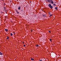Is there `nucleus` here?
<instances>
[{
  "instance_id": "obj_1",
  "label": "nucleus",
  "mask_w": 61,
  "mask_h": 61,
  "mask_svg": "<svg viewBox=\"0 0 61 61\" xmlns=\"http://www.w3.org/2000/svg\"><path fill=\"white\" fill-rule=\"evenodd\" d=\"M47 1L49 3H51V4H54V2L53 0H47Z\"/></svg>"
},
{
  "instance_id": "obj_2",
  "label": "nucleus",
  "mask_w": 61,
  "mask_h": 61,
  "mask_svg": "<svg viewBox=\"0 0 61 61\" xmlns=\"http://www.w3.org/2000/svg\"><path fill=\"white\" fill-rule=\"evenodd\" d=\"M48 5L49 6V7L50 8H51V9H52V8H53V6H52L51 5V4H49Z\"/></svg>"
},
{
  "instance_id": "obj_3",
  "label": "nucleus",
  "mask_w": 61,
  "mask_h": 61,
  "mask_svg": "<svg viewBox=\"0 0 61 61\" xmlns=\"http://www.w3.org/2000/svg\"><path fill=\"white\" fill-rule=\"evenodd\" d=\"M42 15H43V17H46V14H45V15H44V14H43Z\"/></svg>"
},
{
  "instance_id": "obj_4",
  "label": "nucleus",
  "mask_w": 61,
  "mask_h": 61,
  "mask_svg": "<svg viewBox=\"0 0 61 61\" xmlns=\"http://www.w3.org/2000/svg\"><path fill=\"white\" fill-rule=\"evenodd\" d=\"M20 8H21V7H20V6H19L18 7V10H20Z\"/></svg>"
},
{
  "instance_id": "obj_5",
  "label": "nucleus",
  "mask_w": 61,
  "mask_h": 61,
  "mask_svg": "<svg viewBox=\"0 0 61 61\" xmlns=\"http://www.w3.org/2000/svg\"><path fill=\"white\" fill-rule=\"evenodd\" d=\"M0 55H3V53L0 52Z\"/></svg>"
},
{
  "instance_id": "obj_6",
  "label": "nucleus",
  "mask_w": 61,
  "mask_h": 61,
  "mask_svg": "<svg viewBox=\"0 0 61 61\" xmlns=\"http://www.w3.org/2000/svg\"><path fill=\"white\" fill-rule=\"evenodd\" d=\"M5 30V31H6V32H7V31H8V30L6 29Z\"/></svg>"
},
{
  "instance_id": "obj_7",
  "label": "nucleus",
  "mask_w": 61,
  "mask_h": 61,
  "mask_svg": "<svg viewBox=\"0 0 61 61\" xmlns=\"http://www.w3.org/2000/svg\"><path fill=\"white\" fill-rule=\"evenodd\" d=\"M36 47H38V46H39V45H36Z\"/></svg>"
},
{
  "instance_id": "obj_8",
  "label": "nucleus",
  "mask_w": 61,
  "mask_h": 61,
  "mask_svg": "<svg viewBox=\"0 0 61 61\" xmlns=\"http://www.w3.org/2000/svg\"><path fill=\"white\" fill-rule=\"evenodd\" d=\"M55 9H56V10H57V9L58 8L57 7H55Z\"/></svg>"
},
{
  "instance_id": "obj_9",
  "label": "nucleus",
  "mask_w": 61,
  "mask_h": 61,
  "mask_svg": "<svg viewBox=\"0 0 61 61\" xmlns=\"http://www.w3.org/2000/svg\"><path fill=\"white\" fill-rule=\"evenodd\" d=\"M31 60L33 61V60H34L33 58H31Z\"/></svg>"
},
{
  "instance_id": "obj_10",
  "label": "nucleus",
  "mask_w": 61,
  "mask_h": 61,
  "mask_svg": "<svg viewBox=\"0 0 61 61\" xmlns=\"http://www.w3.org/2000/svg\"><path fill=\"white\" fill-rule=\"evenodd\" d=\"M10 35L11 36H13V34H12V33H11L10 34Z\"/></svg>"
},
{
  "instance_id": "obj_11",
  "label": "nucleus",
  "mask_w": 61,
  "mask_h": 61,
  "mask_svg": "<svg viewBox=\"0 0 61 61\" xmlns=\"http://www.w3.org/2000/svg\"><path fill=\"white\" fill-rule=\"evenodd\" d=\"M7 38L8 40L9 39V37H7Z\"/></svg>"
},
{
  "instance_id": "obj_12",
  "label": "nucleus",
  "mask_w": 61,
  "mask_h": 61,
  "mask_svg": "<svg viewBox=\"0 0 61 61\" xmlns=\"http://www.w3.org/2000/svg\"><path fill=\"white\" fill-rule=\"evenodd\" d=\"M50 41H52V39H50Z\"/></svg>"
},
{
  "instance_id": "obj_13",
  "label": "nucleus",
  "mask_w": 61,
  "mask_h": 61,
  "mask_svg": "<svg viewBox=\"0 0 61 61\" xmlns=\"http://www.w3.org/2000/svg\"><path fill=\"white\" fill-rule=\"evenodd\" d=\"M53 15H50V16H52Z\"/></svg>"
},
{
  "instance_id": "obj_14",
  "label": "nucleus",
  "mask_w": 61,
  "mask_h": 61,
  "mask_svg": "<svg viewBox=\"0 0 61 61\" xmlns=\"http://www.w3.org/2000/svg\"><path fill=\"white\" fill-rule=\"evenodd\" d=\"M53 5H55V6L56 5V4H53Z\"/></svg>"
},
{
  "instance_id": "obj_15",
  "label": "nucleus",
  "mask_w": 61,
  "mask_h": 61,
  "mask_svg": "<svg viewBox=\"0 0 61 61\" xmlns=\"http://www.w3.org/2000/svg\"><path fill=\"white\" fill-rule=\"evenodd\" d=\"M4 9H6V8H5V7H4Z\"/></svg>"
},
{
  "instance_id": "obj_16",
  "label": "nucleus",
  "mask_w": 61,
  "mask_h": 61,
  "mask_svg": "<svg viewBox=\"0 0 61 61\" xmlns=\"http://www.w3.org/2000/svg\"><path fill=\"white\" fill-rule=\"evenodd\" d=\"M49 15H50V14H51V13H50V12H49Z\"/></svg>"
},
{
  "instance_id": "obj_17",
  "label": "nucleus",
  "mask_w": 61,
  "mask_h": 61,
  "mask_svg": "<svg viewBox=\"0 0 61 61\" xmlns=\"http://www.w3.org/2000/svg\"><path fill=\"white\" fill-rule=\"evenodd\" d=\"M24 47H25V45H24Z\"/></svg>"
},
{
  "instance_id": "obj_18",
  "label": "nucleus",
  "mask_w": 61,
  "mask_h": 61,
  "mask_svg": "<svg viewBox=\"0 0 61 61\" xmlns=\"http://www.w3.org/2000/svg\"><path fill=\"white\" fill-rule=\"evenodd\" d=\"M49 33H51V31H49Z\"/></svg>"
},
{
  "instance_id": "obj_19",
  "label": "nucleus",
  "mask_w": 61,
  "mask_h": 61,
  "mask_svg": "<svg viewBox=\"0 0 61 61\" xmlns=\"http://www.w3.org/2000/svg\"><path fill=\"white\" fill-rule=\"evenodd\" d=\"M31 32H33V30H31Z\"/></svg>"
},
{
  "instance_id": "obj_20",
  "label": "nucleus",
  "mask_w": 61,
  "mask_h": 61,
  "mask_svg": "<svg viewBox=\"0 0 61 61\" xmlns=\"http://www.w3.org/2000/svg\"><path fill=\"white\" fill-rule=\"evenodd\" d=\"M18 14H19V12H18Z\"/></svg>"
},
{
  "instance_id": "obj_21",
  "label": "nucleus",
  "mask_w": 61,
  "mask_h": 61,
  "mask_svg": "<svg viewBox=\"0 0 61 61\" xmlns=\"http://www.w3.org/2000/svg\"><path fill=\"white\" fill-rule=\"evenodd\" d=\"M14 35H15V33H14Z\"/></svg>"
},
{
  "instance_id": "obj_22",
  "label": "nucleus",
  "mask_w": 61,
  "mask_h": 61,
  "mask_svg": "<svg viewBox=\"0 0 61 61\" xmlns=\"http://www.w3.org/2000/svg\"><path fill=\"white\" fill-rule=\"evenodd\" d=\"M16 12H17V10H16Z\"/></svg>"
},
{
  "instance_id": "obj_23",
  "label": "nucleus",
  "mask_w": 61,
  "mask_h": 61,
  "mask_svg": "<svg viewBox=\"0 0 61 61\" xmlns=\"http://www.w3.org/2000/svg\"><path fill=\"white\" fill-rule=\"evenodd\" d=\"M4 10H5V9H4Z\"/></svg>"
},
{
  "instance_id": "obj_24",
  "label": "nucleus",
  "mask_w": 61,
  "mask_h": 61,
  "mask_svg": "<svg viewBox=\"0 0 61 61\" xmlns=\"http://www.w3.org/2000/svg\"><path fill=\"white\" fill-rule=\"evenodd\" d=\"M17 13L18 12L17 11Z\"/></svg>"
},
{
  "instance_id": "obj_25",
  "label": "nucleus",
  "mask_w": 61,
  "mask_h": 61,
  "mask_svg": "<svg viewBox=\"0 0 61 61\" xmlns=\"http://www.w3.org/2000/svg\"><path fill=\"white\" fill-rule=\"evenodd\" d=\"M14 33H15V32H14Z\"/></svg>"
},
{
  "instance_id": "obj_26",
  "label": "nucleus",
  "mask_w": 61,
  "mask_h": 61,
  "mask_svg": "<svg viewBox=\"0 0 61 61\" xmlns=\"http://www.w3.org/2000/svg\"><path fill=\"white\" fill-rule=\"evenodd\" d=\"M23 44H24V42H23Z\"/></svg>"
}]
</instances>
